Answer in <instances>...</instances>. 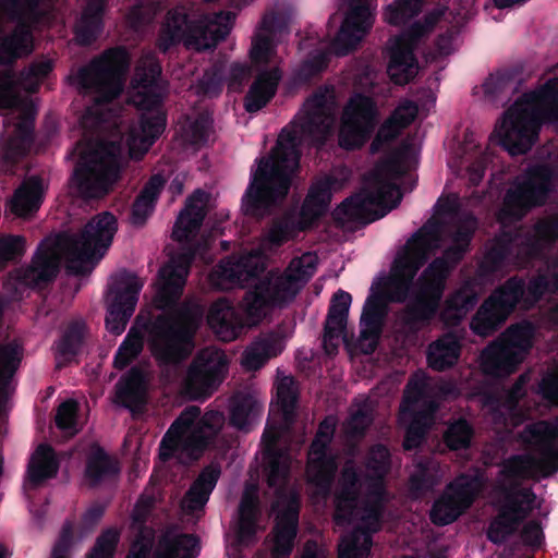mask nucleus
Listing matches in <instances>:
<instances>
[{
    "instance_id": "30",
    "label": "nucleus",
    "mask_w": 558,
    "mask_h": 558,
    "mask_svg": "<svg viewBox=\"0 0 558 558\" xmlns=\"http://www.w3.org/2000/svg\"><path fill=\"white\" fill-rule=\"evenodd\" d=\"M348 5L345 19L341 28L330 44V51L344 56L354 49L371 29L374 17L373 10L376 0H344Z\"/></svg>"
},
{
    "instance_id": "20",
    "label": "nucleus",
    "mask_w": 558,
    "mask_h": 558,
    "mask_svg": "<svg viewBox=\"0 0 558 558\" xmlns=\"http://www.w3.org/2000/svg\"><path fill=\"white\" fill-rule=\"evenodd\" d=\"M445 9H437L426 14L423 21L413 23L404 33L390 38L387 43L390 80L398 85L408 84L418 72V63L413 49L420 39L427 36L439 23Z\"/></svg>"
},
{
    "instance_id": "51",
    "label": "nucleus",
    "mask_w": 558,
    "mask_h": 558,
    "mask_svg": "<svg viewBox=\"0 0 558 558\" xmlns=\"http://www.w3.org/2000/svg\"><path fill=\"white\" fill-rule=\"evenodd\" d=\"M23 356L22 348L13 342L0 347V402L9 392L10 380Z\"/></svg>"
},
{
    "instance_id": "16",
    "label": "nucleus",
    "mask_w": 558,
    "mask_h": 558,
    "mask_svg": "<svg viewBox=\"0 0 558 558\" xmlns=\"http://www.w3.org/2000/svg\"><path fill=\"white\" fill-rule=\"evenodd\" d=\"M292 236L293 229L288 223L274 226L257 250L221 260L209 275L210 283L220 290L243 287L265 269L266 255Z\"/></svg>"
},
{
    "instance_id": "13",
    "label": "nucleus",
    "mask_w": 558,
    "mask_h": 558,
    "mask_svg": "<svg viewBox=\"0 0 558 558\" xmlns=\"http://www.w3.org/2000/svg\"><path fill=\"white\" fill-rule=\"evenodd\" d=\"M77 165L70 186L84 198L100 197L108 193L121 170V149L113 143L80 142L72 153Z\"/></svg>"
},
{
    "instance_id": "25",
    "label": "nucleus",
    "mask_w": 558,
    "mask_h": 558,
    "mask_svg": "<svg viewBox=\"0 0 558 558\" xmlns=\"http://www.w3.org/2000/svg\"><path fill=\"white\" fill-rule=\"evenodd\" d=\"M336 418H325L313 440L306 464V480L314 488L315 495L326 496L329 492L333 474L337 470L336 457L329 452L328 446L333 437Z\"/></svg>"
},
{
    "instance_id": "52",
    "label": "nucleus",
    "mask_w": 558,
    "mask_h": 558,
    "mask_svg": "<svg viewBox=\"0 0 558 558\" xmlns=\"http://www.w3.org/2000/svg\"><path fill=\"white\" fill-rule=\"evenodd\" d=\"M197 542L191 535H179L173 539L165 537L160 541L154 558H193Z\"/></svg>"
},
{
    "instance_id": "47",
    "label": "nucleus",
    "mask_w": 558,
    "mask_h": 558,
    "mask_svg": "<svg viewBox=\"0 0 558 558\" xmlns=\"http://www.w3.org/2000/svg\"><path fill=\"white\" fill-rule=\"evenodd\" d=\"M149 502L145 498H141L133 512V529L138 532L137 539L132 544L128 558H147V554L151 548L154 533L151 529L142 527L145 513Z\"/></svg>"
},
{
    "instance_id": "54",
    "label": "nucleus",
    "mask_w": 558,
    "mask_h": 558,
    "mask_svg": "<svg viewBox=\"0 0 558 558\" xmlns=\"http://www.w3.org/2000/svg\"><path fill=\"white\" fill-rule=\"evenodd\" d=\"M380 298L376 294L374 284L371 289V295L367 298L363 313L361 316V339L362 340H368L372 341L375 340V338L378 335V305H379Z\"/></svg>"
},
{
    "instance_id": "44",
    "label": "nucleus",
    "mask_w": 558,
    "mask_h": 558,
    "mask_svg": "<svg viewBox=\"0 0 558 558\" xmlns=\"http://www.w3.org/2000/svg\"><path fill=\"white\" fill-rule=\"evenodd\" d=\"M262 413V404L247 393H238L231 399L230 422L239 429L248 428Z\"/></svg>"
},
{
    "instance_id": "35",
    "label": "nucleus",
    "mask_w": 558,
    "mask_h": 558,
    "mask_svg": "<svg viewBox=\"0 0 558 558\" xmlns=\"http://www.w3.org/2000/svg\"><path fill=\"white\" fill-rule=\"evenodd\" d=\"M558 238V219L545 220L537 223L534 228V234L523 243L520 236L509 240V245L501 246L499 251H494L495 256L507 257L512 254L514 247L520 246L519 254L529 256L536 255L542 248Z\"/></svg>"
},
{
    "instance_id": "3",
    "label": "nucleus",
    "mask_w": 558,
    "mask_h": 558,
    "mask_svg": "<svg viewBox=\"0 0 558 558\" xmlns=\"http://www.w3.org/2000/svg\"><path fill=\"white\" fill-rule=\"evenodd\" d=\"M366 474L360 477L352 461L345 463L335 496L333 520L338 526L351 525L352 533L343 536L338 546V558H367L372 534L379 531L389 501L384 477L390 469L387 448H372Z\"/></svg>"
},
{
    "instance_id": "56",
    "label": "nucleus",
    "mask_w": 558,
    "mask_h": 558,
    "mask_svg": "<svg viewBox=\"0 0 558 558\" xmlns=\"http://www.w3.org/2000/svg\"><path fill=\"white\" fill-rule=\"evenodd\" d=\"M372 422V407L368 399L355 403L349 420L344 424V432L349 437H356L369 426Z\"/></svg>"
},
{
    "instance_id": "55",
    "label": "nucleus",
    "mask_w": 558,
    "mask_h": 558,
    "mask_svg": "<svg viewBox=\"0 0 558 558\" xmlns=\"http://www.w3.org/2000/svg\"><path fill=\"white\" fill-rule=\"evenodd\" d=\"M182 138L192 145H201L209 141L211 135V119L208 114H202L198 119H187L181 128Z\"/></svg>"
},
{
    "instance_id": "40",
    "label": "nucleus",
    "mask_w": 558,
    "mask_h": 558,
    "mask_svg": "<svg viewBox=\"0 0 558 558\" xmlns=\"http://www.w3.org/2000/svg\"><path fill=\"white\" fill-rule=\"evenodd\" d=\"M147 373L132 368L117 385V400L123 407L134 409L145 402Z\"/></svg>"
},
{
    "instance_id": "43",
    "label": "nucleus",
    "mask_w": 558,
    "mask_h": 558,
    "mask_svg": "<svg viewBox=\"0 0 558 558\" xmlns=\"http://www.w3.org/2000/svg\"><path fill=\"white\" fill-rule=\"evenodd\" d=\"M460 342L451 333L445 335L428 348V364L436 371H444L457 363L460 355Z\"/></svg>"
},
{
    "instance_id": "18",
    "label": "nucleus",
    "mask_w": 558,
    "mask_h": 558,
    "mask_svg": "<svg viewBox=\"0 0 558 558\" xmlns=\"http://www.w3.org/2000/svg\"><path fill=\"white\" fill-rule=\"evenodd\" d=\"M39 0H0V64H9L33 50L29 24Z\"/></svg>"
},
{
    "instance_id": "1",
    "label": "nucleus",
    "mask_w": 558,
    "mask_h": 558,
    "mask_svg": "<svg viewBox=\"0 0 558 558\" xmlns=\"http://www.w3.org/2000/svg\"><path fill=\"white\" fill-rule=\"evenodd\" d=\"M474 226L473 220H468L466 227L450 238L451 244L445 250V257L435 259L414 286L412 280L418 268L444 240L434 226L426 225L398 252L390 272L391 283L395 288L391 299L403 302L409 298L407 307L400 317L408 329H421L436 314L446 278L466 251Z\"/></svg>"
},
{
    "instance_id": "36",
    "label": "nucleus",
    "mask_w": 558,
    "mask_h": 558,
    "mask_svg": "<svg viewBox=\"0 0 558 558\" xmlns=\"http://www.w3.org/2000/svg\"><path fill=\"white\" fill-rule=\"evenodd\" d=\"M416 114L417 106L414 102L409 100L402 101L379 128L371 145L372 151L379 150L385 143L397 137L404 128L414 121Z\"/></svg>"
},
{
    "instance_id": "48",
    "label": "nucleus",
    "mask_w": 558,
    "mask_h": 558,
    "mask_svg": "<svg viewBox=\"0 0 558 558\" xmlns=\"http://www.w3.org/2000/svg\"><path fill=\"white\" fill-rule=\"evenodd\" d=\"M119 471L116 460L110 458L101 448L93 446L87 457L86 480L90 485L116 474Z\"/></svg>"
},
{
    "instance_id": "46",
    "label": "nucleus",
    "mask_w": 558,
    "mask_h": 558,
    "mask_svg": "<svg viewBox=\"0 0 558 558\" xmlns=\"http://www.w3.org/2000/svg\"><path fill=\"white\" fill-rule=\"evenodd\" d=\"M165 179L160 174L151 177L133 205L132 222L142 225L153 213L155 203L165 185Z\"/></svg>"
},
{
    "instance_id": "45",
    "label": "nucleus",
    "mask_w": 558,
    "mask_h": 558,
    "mask_svg": "<svg viewBox=\"0 0 558 558\" xmlns=\"http://www.w3.org/2000/svg\"><path fill=\"white\" fill-rule=\"evenodd\" d=\"M105 2L106 0H87L75 31V38L80 44H89L99 33Z\"/></svg>"
},
{
    "instance_id": "38",
    "label": "nucleus",
    "mask_w": 558,
    "mask_h": 558,
    "mask_svg": "<svg viewBox=\"0 0 558 558\" xmlns=\"http://www.w3.org/2000/svg\"><path fill=\"white\" fill-rule=\"evenodd\" d=\"M284 349V340L278 333L258 337L244 351L242 365L248 371L260 368L269 359L279 355Z\"/></svg>"
},
{
    "instance_id": "49",
    "label": "nucleus",
    "mask_w": 558,
    "mask_h": 558,
    "mask_svg": "<svg viewBox=\"0 0 558 558\" xmlns=\"http://www.w3.org/2000/svg\"><path fill=\"white\" fill-rule=\"evenodd\" d=\"M57 471L58 464L52 449L47 445H40L34 452L28 466L29 482L36 485L54 476Z\"/></svg>"
},
{
    "instance_id": "7",
    "label": "nucleus",
    "mask_w": 558,
    "mask_h": 558,
    "mask_svg": "<svg viewBox=\"0 0 558 558\" xmlns=\"http://www.w3.org/2000/svg\"><path fill=\"white\" fill-rule=\"evenodd\" d=\"M51 70V60L43 59L34 62L19 82L9 73H0V108L10 109L0 138V174L13 173L32 141L36 108L31 99L20 98L19 90L35 92Z\"/></svg>"
},
{
    "instance_id": "8",
    "label": "nucleus",
    "mask_w": 558,
    "mask_h": 558,
    "mask_svg": "<svg viewBox=\"0 0 558 558\" xmlns=\"http://www.w3.org/2000/svg\"><path fill=\"white\" fill-rule=\"evenodd\" d=\"M199 313L191 310L183 314L168 317L158 316L151 324L142 325L140 315L119 347L114 357V366L124 368L135 359L144 347L147 333L153 355L162 364L177 363L184 359L193 349L192 336L197 327Z\"/></svg>"
},
{
    "instance_id": "4",
    "label": "nucleus",
    "mask_w": 558,
    "mask_h": 558,
    "mask_svg": "<svg viewBox=\"0 0 558 558\" xmlns=\"http://www.w3.org/2000/svg\"><path fill=\"white\" fill-rule=\"evenodd\" d=\"M117 230L116 217L104 211L92 218L77 238L62 235L45 240L32 266L17 269L9 276L4 283L5 291L11 299H17L27 288L52 279L62 258L73 274L90 271L111 245Z\"/></svg>"
},
{
    "instance_id": "57",
    "label": "nucleus",
    "mask_w": 558,
    "mask_h": 558,
    "mask_svg": "<svg viewBox=\"0 0 558 558\" xmlns=\"http://www.w3.org/2000/svg\"><path fill=\"white\" fill-rule=\"evenodd\" d=\"M83 336L84 324L77 323L73 325L56 347L57 359L59 361H65L70 356L74 355L81 345ZM58 363L60 364V362Z\"/></svg>"
},
{
    "instance_id": "14",
    "label": "nucleus",
    "mask_w": 558,
    "mask_h": 558,
    "mask_svg": "<svg viewBox=\"0 0 558 558\" xmlns=\"http://www.w3.org/2000/svg\"><path fill=\"white\" fill-rule=\"evenodd\" d=\"M235 15L219 12L187 19L183 8L168 12L158 39V47L166 51L173 44L183 40L185 46L197 51L207 50L226 38L230 33Z\"/></svg>"
},
{
    "instance_id": "26",
    "label": "nucleus",
    "mask_w": 558,
    "mask_h": 558,
    "mask_svg": "<svg viewBox=\"0 0 558 558\" xmlns=\"http://www.w3.org/2000/svg\"><path fill=\"white\" fill-rule=\"evenodd\" d=\"M427 376L423 372L415 373L407 385L403 401L400 405L399 423L407 428L403 446L407 450L417 447L427 427L434 420V407L427 411L416 412L427 387Z\"/></svg>"
},
{
    "instance_id": "53",
    "label": "nucleus",
    "mask_w": 558,
    "mask_h": 558,
    "mask_svg": "<svg viewBox=\"0 0 558 558\" xmlns=\"http://www.w3.org/2000/svg\"><path fill=\"white\" fill-rule=\"evenodd\" d=\"M425 0H396L385 9L384 20L390 25H403L418 14Z\"/></svg>"
},
{
    "instance_id": "64",
    "label": "nucleus",
    "mask_w": 558,
    "mask_h": 558,
    "mask_svg": "<svg viewBox=\"0 0 558 558\" xmlns=\"http://www.w3.org/2000/svg\"><path fill=\"white\" fill-rule=\"evenodd\" d=\"M71 537L72 526L70 523H65L63 525L60 539L53 547L51 558H68V549L71 543Z\"/></svg>"
},
{
    "instance_id": "62",
    "label": "nucleus",
    "mask_w": 558,
    "mask_h": 558,
    "mask_svg": "<svg viewBox=\"0 0 558 558\" xmlns=\"http://www.w3.org/2000/svg\"><path fill=\"white\" fill-rule=\"evenodd\" d=\"M119 541V534L116 530H108L102 533L87 558H112L116 546Z\"/></svg>"
},
{
    "instance_id": "60",
    "label": "nucleus",
    "mask_w": 558,
    "mask_h": 558,
    "mask_svg": "<svg viewBox=\"0 0 558 558\" xmlns=\"http://www.w3.org/2000/svg\"><path fill=\"white\" fill-rule=\"evenodd\" d=\"M517 80L512 72L504 71L492 74L483 84L486 95H497L499 93L513 90L515 88Z\"/></svg>"
},
{
    "instance_id": "31",
    "label": "nucleus",
    "mask_w": 558,
    "mask_h": 558,
    "mask_svg": "<svg viewBox=\"0 0 558 558\" xmlns=\"http://www.w3.org/2000/svg\"><path fill=\"white\" fill-rule=\"evenodd\" d=\"M535 495L531 489L523 488L504 492L502 500L498 501L499 514L492 522L487 535L494 543H502L515 530L520 521L532 511Z\"/></svg>"
},
{
    "instance_id": "19",
    "label": "nucleus",
    "mask_w": 558,
    "mask_h": 558,
    "mask_svg": "<svg viewBox=\"0 0 558 558\" xmlns=\"http://www.w3.org/2000/svg\"><path fill=\"white\" fill-rule=\"evenodd\" d=\"M275 59L276 52L270 29L267 20H264L252 39L250 49L251 66L259 73L245 97V109L248 112L262 109L276 93L280 72Z\"/></svg>"
},
{
    "instance_id": "23",
    "label": "nucleus",
    "mask_w": 558,
    "mask_h": 558,
    "mask_svg": "<svg viewBox=\"0 0 558 558\" xmlns=\"http://www.w3.org/2000/svg\"><path fill=\"white\" fill-rule=\"evenodd\" d=\"M144 280L135 274L121 271L111 278L106 293V327L114 333L124 331L128 322L133 315Z\"/></svg>"
},
{
    "instance_id": "50",
    "label": "nucleus",
    "mask_w": 558,
    "mask_h": 558,
    "mask_svg": "<svg viewBox=\"0 0 558 558\" xmlns=\"http://www.w3.org/2000/svg\"><path fill=\"white\" fill-rule=\"evenodd\" d=\"M332 189V183L328 179L316 182L304 202L302 216L305 219H313L323 215L330 204Z\"/></svg>"
},
{
    "instance_id": "29",
    "label": "nucleus",
    "mask_w": 558,
    "mask_h": 558,
    "mask_svg": "<svg viewBox=\"0 0 558 558\" xmlns=\"http://www.w3.org/2000/svg\"><path fill=\"white\" fill-rule=\"evenodd\" d=\"M482 489L483 477L478 473L459 476L434 504L432 521L439 525L453 522L472 505Z\"/></svg>"
},
{
    "instance_id": "21",
    "label": "nucleus",
    "mask_w": 558,
    "mask_h": 558,
    "mask_svg": "<svg viewBox=\"0 0 558 558\" xmlns=\"http://www.w3.org/2000/svg\"><path fill=\"white\" fill-rule=\"evenodd\" d=\"M534 327L522 323L509 327L481 354V367L489 376L501 377L513 373L532 348Z\"/></svg>"
},
{
    "instance_id": "63",
    "label": "nucleus",
    "mask_w": 558,
    "mask_h": 558,
    "mask_svg": "<svg viewBox=\"0 0 558 558\" xmlns=\"http://www.w3.org/2000/svg\"><path fill=\"white\" fill-rule=\"evenodd\" d=\"M25 251V241L22 236L0 238V266L22 255Z\"/></svg>"
},
{
    "instance_id": "33",
    "label": "nucleus",
    "mask_w": 558,
    "mask_h": 558,
    "mask_svg": "<svg viewBox=\"0 0 558 558\" xmlns=\"http://www.w3.org/2000/svg\"><path fill=\"white\" fill-rule=\"evenodd\" d=\"M208 198L207 193L197 190L186 199L173 227L172 238L175 241L183 244L196 234L206 215Z\"/></svg>"
},
{
    "instance_id": "2",
    "label": "nucleus",
    "mask_w": 558,
    "mask_h": 558,
    "mask_svg": "<svg viewBox=\"0 0 558 558\" xmlns=\"http://www.w3.org/2000/svg\"><path fill=\"white\" fill-rule=\"evenodd\" d=\"M337 101L332 87L318 89L308 98L290 126L284 128L271 154L262 158L243 199L246 214L283 198L299 167V146L323 143L333 130Z\"/></svg>"
},
{
    "instance_id": "61",
    "label": "nucleus",
    "mask_w": 558,
    "mask_h": 558,
    "mask_svg": "<svg viewBox=\"0 0 558 558\" xmlns=\"http://www.w3.org/2000/svg\"><path fill=\"white\" fill-rule=\"evenodd\" d=\"M537 392L549 405H558V366L544 374Z\"/></svg>"
},
{
    "instance_id": "17",
    "label": "nucleus",
    "mask_w": 558,
    "mask_h": 558,
    "mask_svg": "<svg viewBox=\"0 0 558 558\" xmlns=\"http://www.w3.org/2000/svg\"><path fill=\"white\" fill-rule=\"evenodd\" d=\"M544 424H527L517 435V441L527 452L514 454L502 463V475L508 478L538 480L558 472L556 452L548 447Z\"/></svg>"
},
{
    "instance_id": "41",
    "label": "nucleus",
    "mask_w": 558,
    "mask_h": 558,
    "mask_svg": "<svg viewBox=\"0 0 558 558\" xmlns=\"http://www.w3.org/2000/svg\"><path fill=\"white\" fill-rule=\"evenodd\" d=\"M477 302L476 293L471 286H464L450 295L440 313L441 320L447 326L461 322Z\"/></svg>"
},
{
    "instance_id": "12",
    "label": "nucleus",
    "mask_w": 558,
    "mask_h": 558,
    "mask_svg": "<svg viewBox=\"0 0 558 558\" xmlns=\"http://www.w3.org/2000/svg\"><path fill=\"white\" fill-rule=\"evenodd\" d=\"M405 170L402 157L378 165L365 178L363 189L336 209V218L344 222L369 223L384 217L401 201L395 181Z\"/></svg>"
},
{
    "instance_id": "37",
    "label": "nucleus",
    "mask_w": 558,
    "mask_h": 558,
    "mask_svg": "<svg viewBox=\"0 0 558 558\" xmlns=\"http://www.w3.org/2000/svg\"><path fill=\"white\" fill-rule=\"evenodd\" d=\"M45 186L39 178L33 177L25 180L15 190L8 206L16 217L26 218L38 210L43 202Z\"/></svg>"
},
{
    "instance_id": "27",
    "label": "nucleus",
    "mask_w": 558,
    "mask_h": 558,
    "mask_svg": "<svg viewBox=\"0 0 558 558\" xmlns=\"http://www.w3.org/2000/svg\"><path fill=\"white\" fill-rule=\"evenodd\" d=\"M378 112L371 97L353 95L343 108L339 145L344 149L361 147L374 130Z\"/></svg>"
},
{
    "instance_id": "42",
    "label": "nucleus",
    "mask_w": 558,
    "mask_h": 558,
    "mask_svg": "<svg viewBox=\"0 0 558 558\" xmlns=\"http://www.w3.org/2000/svg\"><path fill=\"white\" fill-rule=\"evenodd\" d=\"M239 538L241 542H248L255 534V521L258 513V487L255 484L246 485L240 508Z\"/></svg>"
},
{
    "instance_id": "39",
    "label": "nucleus",
    "mask_w": 558,
    "mask_h": 558,
    "mask_svg": "<svg viewBox=\"0 0 558 558\" xmlns=\"http://www.w3.org/2000/svg\"><path fill=\"white\" fill-rule=\"evenodd\" d=\"M220 471L216 466L206 468L192 484L181 502L185 514H194L203 510L209 495L216 486Z\"/></svg>"
},
{
    "instance_id": "59",
    "label": "nucleus",
    "mask_w": 558,
    "mask_h": 558,
    "mask_svg": "<svg viewBox=\"0 0 558 558\" xmlns=\"http://www.w3.org/2000/svg\"><path fill=\"white\" fill-rule=\"evenodd\" d=\"M76 416L77 403L74 400H66L57 410L56 424L63 432L74 435L78 430L76 427Z\"/></svg>"
},
{
    "instance_id": "22",
    "label": "nucleus",
    "mask_w": 558,
    "mask_h": 558,
    "mask_svg": "<svg viewBox=\"0 0 558 558\" xmlns=\"http://www.w3.org/2000/svg\"><path fill=\"white\" fill-rule=\"evenodd\" d=\"M553 185V173L546 167H537L518 178L508 191L499 221L507 226L512 219H520L532 206L545 202Z\"/></svg>"
},
{
    "instance_id": "10",
    "label": "nucleus",
    "mask_w": 558,
    "mask_h": 558,
    "mask_svg": "<svg viewBox=\"0 0 558 558\" xmlns=\"http://www.w3.org/2000/svg\"><path fill=\"white\" fill-rule=\"evenodd\" d=\"M544 121L558 123V77L518 99L497 123L494 134L510 155L525 154L535 144Z\"/></svg>"
},
{
    "instance_id": "15",
    "label": "nucleus",
    "mask_w": 558,
    "mask_h": 558,
    "mask_svg": "<svg viewBox=\"0 0 558 558\" xmlns=\"http://www.w3.org/2000/svg\"><path fill=\"white\" fill-rule=\"evenodd\" d=\"M225 424V415L209 411L201 416L198 407L186 408L172 423L160 445V457L167 460L178 454L181 460L196 459L217 436Z\"/></svg>"
},
{
    "instance_id": "28",
    "label": "nucleus",
    "mask_w": 558,
    "mask_h": 558,
    "mask_svg": "<svg viewBox=\"0 0 558 558\" xmlns=\"http://www.w3.org/2000/svg\"><path fill=\"white\" fill-rule=\"evenodd\" d=\"M523 282L510 279L480 307L471 322L474 333L486 337L502 324L523 294Z\"/></svg>"
},
{
    "instance_id": "32",
    "label": "nucleus",
    "mask_w": 558,
    "mask_h": 558,
    "mask_svg": "<svg viewBox=\"0 0 558 558\" xmlns=\"http://www.w3.org/2000/svg\"><path fill=\"white\" fill-rule=\"evenodd\" d=\"M192 253L183 254L178 258L172 257L158 274L155 283V305L167 308L174 304L181 296L189 274Z\"/></svg>"
},
{
    "instance_id": "9",
    "label": "nucleus",
    "mask_w": 558,
    "mask_h": 558,
    "mask_svg": "<svg viewBox=\"0 0 558 558\" xmlns=\"http://www.w3.org/2000/svg\"><path fill=\"white\" fill-rule=\"evenodd\" d=\"M160 73L161 68L153 53L143 54L135 68L130 101L143 113L125 134V145L132 159H141L166 126V116L161 109L165 88L158 80Z\"/></svg>"
},
{
    "instance_id": "34",
    "label": "nucleus",
    "mask_w": 558,
    "mask_h": 558,
    "mask_svg": "<svg viewBox=\"0 0 558 558\" xmlns=\"http://www.w3.org/2000/svg\"><path fill=\"white\" fill-rule=\"evenodd\" d=\"M351 301V295L341 290L332 298L324 332V349L328 354H335L340 339H345L344 330Z\"/></svg>"
},
{
    "instance_id": "58",
    "label": "nucleus",
    "mask_w": 558,
    "mask_h": 558,
    "mask_svg": "<svg viewBox=\"0 0 558 558\" xmlns=\"http://www.w3.org/2000/svg\"><path fill=\"white\" fill-rule=\"evenodd\" d=\"M473 432L471 426L463 420L451 424L445 434L446 444L450 449L457 450L470 445Z\"/></svg>"
},
{
    "instance_id": "24",
    "label": "nucleus",
    "mask_w": 558,
    "mask_h": 558,
    "mask_svg": "<svg viewBox=\"0 0 558 558\" xmlns=\"http://www.w3.org/2000/svg\"><path fill=\"white\" fill-rule=\"evenodd\" d=\"M228 372V359L218 348L203 349L189 368L184 392L190 399L209 397L223 381Z\"/></svg>"
},
{
    "instance_id": "11",
    "label": "nucleus",
    "mask_w": 558,
    "mask_h": 558,
    "mask_svg": "<svg viewBox=\"0 0 558 558\" xmlns=\"http://www.w3.org/2000/svg\"><path fill=\"white\" fill-rule=\"evenodd\" d=\"M129 62L130 58L124 49L113 48L69 76L76 88L94 95V104L82 118L85 128H94L109 120L111 102L122 90L123 74Z\"/></svg>"
},
{
    "instance_id": "5",
    "label": "nucleus",
    "mask_w": 558,
    "mask_h": 558,
    "mask_svg": "<svg viewBox=\"0 0 558 558\" xmlns=\"http://www.w3.org/2000/svg\"><path fill=\"white\" fill-rule=\"evenodd\" d=\"M317 258L305 253L293 258L283 271L269 274L254 284L242 300L243 318L227 299H219L209 308L207 322L222 341H233L247 325L259 323L275 307L292 302L316 270Z\"/></svg>"
},
{
    "instance_id": "6",
    "label": "nucleus",
    "mask_w": 558,
    "mask_h": 558,
    "mask_svg": "<svg viewBox=\"0 0 558 558\" xmlns=\"http://www.w3.org/2000/svg\"><path fill=\"white\" fill-rule=\"evenodd\" d=\"M298 388L292 377L286 376L277 384V403L280 413L272 412L263 435V442L268 459V485L274 487L277 501L274 505L276 524L274 527L272 558H288L296 535L299 500L293 492H286L284 485L291 465L287 453L274 452L286 428L292 421L296 403Z\"/></svg>"
}]
</instances>
